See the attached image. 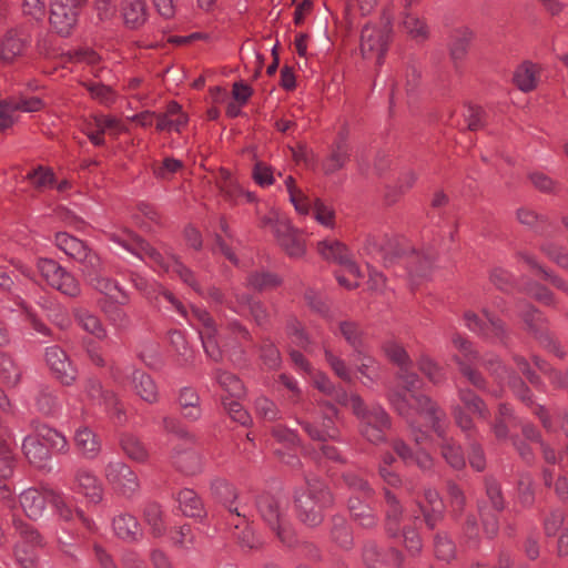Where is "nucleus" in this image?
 Returning a JSON list of instances; mask_svg holds the SVG:
<instances>
[{
    "instance_id": "nucleus-1",
    "label": "nucleus",
    "mask_w": 568,
    "mask_h": 568,
    "mask_svg": "<svg viewBox=\"0 0 568 568\" xmlns=\"http://www.w3.org/2000/svg\"><path fill=\"white\" fill-rule=\"evenodd\" d=\"M399 378L406 388V393L392 389L388 393V400L393 408L410 424L412 435L416 444H422L426 435L414 426L412 418L415 414L423 416L435 432L442 434L443 428L439 422L442 417H445V413L429 397L415 392L420 384L419 377L415 373L403 372Z\"/></svg>"
},
{
    "instance_id": "nucleus-2",
    "label": "nucleus",
    "mask_w": 568,
    "mask_h": 568,
    "mask_svg": "<svg viewBox=\"0 0 568 568\" xmlns=\"http://www.w3.org/2000/svg\"><path fill=\"white\" fill-rule=\"evenodd\" d=\"M336 400L351 407L359 420V432L366 440L375 445L385 442V432L390 427V419L379 404L366 405L359 395H348L345 392L337 394Z\"/></svg>"
},
{
    "instance_id": "nucleus-3",
    "label": "nucleus",
    "mask_w": 568,
    "mask_h": 568,
    "mask_svg": "<svg viewBox=\"0 0 568 568\" xmlns=\"http://www.w3.org/2000/svg\"><path fill=\"white\" fill-rule=\"evenodd\" d=\"M164 297L180 312L187 321L196 327L206 355L219 361L222 357V351L216 338V328L210 314L201 307L191 306L190 312L173 296L170 292L163 293Z\"/></svg>"
},
{
    "instance_id": "nucleus-4",
    "label": "nucleus",
    "mask_w": 568,
    "mask_h": 568,
    "mask_svg": "<svg viewBox=\"0 0 568 568\" xmlns=\"http://www.w3.org/2000/svg\"><path fill=\"white\" fill-rule=\"evenodd\" d=\"M332 500L331 493L322 481H307V487L298 490L295 496L300 519L308 526H317L323 519V509L331 505Z\"/></svg>"
},
{
    "instance_id": "nucleus-5",
    "label": "nucleus",
    "mask_w": 568,
    "mask_h": 568,
    "mask_svg": "<svg viewBox=\"0 0 568 568\" xmlns=\"http://www.w3.org/2000/svg\"><path fill=\"white\" fill-rule=\"evenodd\" d=\"M344 480L352 490V496L348 499V509L352 516L358 520L363 527H373L376 524L375 516L369 506V501L374 495L373 489L366 480L354 473L345 474Z\"/></svg>"
},
{
    "instance_id": "nucleus-6",
    "label": "nucleus",
    "mask_w": 568,
    "mask_h": 568,
    "mask_svg": "<svg viewBox=\"0 0 568 568\" xmlns=\"http://www.w3.org/2000/svg\"><path fill=\"white\" fill-rule=\"evenodd\" d=\"M13 524L18 534L14 546L16 560L23 568H33L44 546L43 538L37 529L22 520H14Z\"/></svg>"
},
{
    "instance_id": "nucleus-7",
    "label": "nucleus",
    "mask_w": 568,
    "mask_h": 568,
    "mask_svg": "<svg viewBox=\"0 0 568 568\" xmlns=\"http://www.w3.org/2000/svg\"><path fill=\"white\" fill-rule=\"evenodd\" d=\"M257 509L262 519L275 531L278 539L291 546L293 532L286 519L284 503L273 496L263 495L257 500Z\"/></svg>"
},
{
    "instance_id": "nucleus-8",
    "label": "nucleus",
    "mask_w": 568,
    "mask_h": 568,
    "mask_svg": "<svg viewBox=\"0 0 568 568\" xmlns=\"http://www.w3.org/2000/svg\"><path fill=\"white\" fill-rule=\"evenodd\" d=\"M392 34L390 18L381 26L366 24L362 30L361 52L365 59H375L382 63Z\"/></svg>"
},
{
    "instance_id": "nucleus-9",
    "label": "nucleus",
    "mask_w": 568,
    "mask_h": 568,
    "mask_svg": "<svg viewBox=\"0 0 568 568\" xmlns=\"http://www.w3.org/2000/svg\"><path fill=\"white\" fill-rule=\"evenodd\" d=\"M104 477L109 485L125 498H132L140 490L138 475L120 459L110 460L105 465Z\"/></svg>"
},
{
    "instance_id": "nucleus-10",
    "label": "nucleus",
    "mask_w": 568,
    "mask_h": 568,
    "mask_svg": "<svg viewBox=\"0 0 568 568\" xmlns=\"http://www.w3.org/2000/svg\"><path fill=\"white\" fill-rule=\"evenodd\" d=\"M111 374L114 382L119 384L123 383L124 377L129 378L134 393L142 400L149 404H155L159 400L160 394L156 383L148 373L128 365L123 372L120 368H113Z\"/></svg>"
},
{
    "instance_id": "nucleus-11",
    "label": "nucleus",
    "mask_w": 568,
    "mask_h": 568,
    "mask_svg": "<svg viewBox=\"0 0 568 568\" xmlns=\"http://www.w3.org/2000/svg\"><path fill=\"white\" fill-rule=\"evenodd\" d=\"M38 268L49 285L68 296H78L80 285L74 276L51 258H40Z\"/></svg>"
},
{
    "instance_id": "nucleus-12",
    "label": "nucleus",
    "mask_w": 568,
    "mask_h": 568,
    "mask_svg": "<svg viewBox=\"0 0 568 568\" xmlns=\"http://www.w3.org/2000/svg\"><path fill=\"white\" fill-rule=\"evenodd\" d=\"M87 0H50V24L61 36H69L78 22L79 8Z\"/></svg>"
},
{
    "instance_id": "nucleus-13",
    "label": "nucleus",
    "mask_w": 568,
    "mask_h": 568,
    "mask_svg": "<svg viewBox=\"0 0 568 568\" xmlns=\"http://www.w3.org/2000/svg\"><path fill=\"white\" fill-rule=\"evenodd\" d=\"M453 347L458 352L454 354V361L458 364L460 372L468 378V381L476 387H483L484 379L481 375L471 368V365L478 364L481 358L473 348L471 343L460 336L455 335L452 339Z\"/></svg>"
},
{
    "instance_id": "nucleus-14",
    "label": "nucleus",
    "mask_w": 568,
    "mask_h": 568,
    "mask_svg": "<svg viewBox=\"0 0 568 568\" xmlns=\"http://www.w3.org/2000/svg\"><path fill=\"white\" fill-rule=\"evenodd\" d=\"M464 322L468 329L485 337L501 339L505 335L503 322L487 310H483V317L471 311L465 312Z\"/></svg>"
},
{
    "instance_id": "nucleus-15",
    "label": "nucleus",
    "mask_w": 568,
    "mask_h": 568,
    "mask_svg": "<svg viewBox=\"0 0 568 568\" xmlns=\"http://www.w3.org/2000/svg\"><path fill=\"white\" fill-rule=\"evenodd\" d=\"M196 438L190 443L187 439L181 440L173 447L172 463L183 473L194 475L201 471L203 467V458L195 449Z\"/></svg>"
},
{
    "instance_id": "nucleus-16",
    "label": "nucleus",
    "mask_w": 568,
    "mask_h": 568,
    "mask_svg": "<svg viewBox=\"0 0 568 568\" xmlns=\"http://www.w3.org/2000/svg\"><path fill=\"white\" fill-rule=\"evenodd\" d=\"M30 44L29 34L19 28L7 30L0 38V61L12 63L21 57Z\"/></svg>"
},
{
    "instance_id": "nucleus-17",
    "label": "nucleus",
    "mask_w": 568,
    "mask_h": 568,
    "mask_svg": "<svg viewBox=\"0 0 568 568\" xmlns=\"http://www.w3.org/2000/svg\"><path fill=\"white\" fill-rule=\"evenodd\" d=\"M44 356L48 366L60 383L70 386L75 382L77 368L72 365L63 349L58 346L47 347Z\"/></svg>"
},
{
    "instance_id": "nucleus-18",
    "label": "nucleus",
    "mask_w": 568,
    "mask_h": 568,
    "mask_svg": "<svg viewBox=\"0 0 568 568\" xmlns=\"http://www.w3.org/2000/svg\"><path fill=\"white\" fill-rule=\"evenodd\" d=\"M336 415V408L331 404H326L323 407V420L321 424L316 420H300L298 423L313 440L326 442L337 437V428L334 425V417Z\"/></svg>"
},
{
    "instance_id": "nucleus-19",
    "label": "nucleus",
    "mask_w": 568,
    "mask_h": 568,
    "mask_svg": "<svg viewBox=\"0 0 568 568\" xmlns=\"http://www.w3.org/2000/svg\"><path fill=\"white\" fill-rule=\"evenodd\" d=\"M83 392L87 399L92 405H98L108 413L121 415L122 410L119 407V400L115 394L102 387V384L97 378H88L83 385Z\"/></svg>"
},
{
    "instance_id": "nucleus-20",
    "label": "nucleus",
    "mask_w": 568,
    "mask_h": 568,
    "mask_svg": "<svg viewBox=\"0 0 568 568\" xmlns=\"http://www.w3.org/2000/svg\"><path fill=\"white\" fill-rule=\"evenodd\" d=\"M71 488L83 495L89 503L99 504L103 499V486L100 479L87 468H79L75 471Z\"/></svg>"
},
{
    "instance_id": "nucleus-21",
    "label": "nucleus",
    "mask_w": 568,
    "mask_h": 568,
    "mask_svg": "<svg viewBox=\"0 0 568 568\" xmlns=\"http://www.w3.org/2000/svg\"><path fill=\"white\" fill-rule=\"evenodd\" d=\"M43 105V101L38 97L21 99L19 101H0V131L10 128L14 123L16 119L13 114L16 111L31 113L41 110Z\"/></svg>"
},
{
    "instance_id": "nucleus-22",
    "label": "nucleus",
    "mask_w": 568,
    "mask_h": 568,
    "mask_svg": "<svg viewBox=\"0 0 568 568\" xmlns=\"http://www.w3.org/2000/svg\"><path fill=\"white\" fill-rule=\"evenodd\" d=\"M52 490H40L28 488L20 494L19 501L22 510L30 519L41 518L47 509L48 501L51 503Z\"/></svg>"
},
{
    "instance_id": "nucleus-23",
    "label": "nucleus",
    "mask_w": 568,
    "mask_h": 568,
    "mask_svg": "<svg viewBox=\"0 0 568 568\" xmlns=\"http://www.w3.org/2000/svg\"><path fill=\"white\" fill-rule=\"evenodd\" d=\"M22 450L29 463L39 468L44 467L51 459L49 447L39 436L37 429H34V433L24 437Z\"/></svg>"
},
{
    "instance_id": "nucleus-24",
    "label": "nucleus",
    "mask_w": 568,
    "mask_h": 568,
    "mask_svg": "<svg viewBox=\"0 0 568 568\" xmlns=\"http://www.w3.org/2000/svg\"><path fill=\"white\" fill-rule=\"evenodd\" d=\"M351 155V148L347 143V135L341 132L333 144L329 155L323 161V170L325 174H333L341 170Z\"/></svg>"
},
{
    "instance_id": "nucleus-25",
    "label": "nucleus",
    "mask_w": 568,
    "mask_h": 568,
    "mask_svg": "<svg viewBox=\"0 0 568 568\" xmlns=\"http://www.w3.org/2000/svg\"><path fill=\"white\" fill-rule=\"evenodd\" d=\"M149 9L145 0H122L121 16L126 28L138 29L148 20Z\"/></svg>"
},
{
    "instance_id": "nucleus-26",
    "label": "nucleus",
    "mask_w": 568,
    "mask_h": 568,
    "mask_svg": "<svg viewBox=\"0 0 568 568\" xmlns=\"http://www.w3.org/2000/svg\"><path fill=\"white\" fill-rule=\"evenodd\" d=\"M51 505L54 513L64 521H73L79 519L85 528L89 530L94 529V523L84 516L83 511L80 509H73L71 505H69L65 498L55 491L52 490L51 494Z\"/></svg>"
},
{
    "instance_id": "nucleus-27",
    "label": "nucleus",
    "mask_w": 568,
    "mask_h": 568,
    "mask_svg": "<svg viewBox=\"0 0 568 568\" xmlns=\"http://www.w3.org/2000/svg\"><path fill=\"white\" fill-rule=\"evenodd\" d=\"M74 444L79 453L87 459L95 458L101 452V443L97 434L87 426L75 430Z\"/></svg>"
},
{
    "instance_id": "nucleus-28",
    "label": "nucleus",
    "mask_w": 568,
    "mask_h": 568,
    "mask_svg": "<svg viewBox=\"0 0 568 568\" xmlns=\"http://www.w3.org/2000/svg\"><path fill=\"white\" fill-rule=\"evenodd\" d=\"M115 535L125 541H136L142 536L138 519L130 514H120L112 523Z\"/></svg>"
},
{
    "instance_id": "nucleus-29",
    "label": "nucleus",
    "mask_w": 568,
    "mask_h": 568,
    "mask_svg": "<svg viewBox=\"0 0 568 568\" xmlns=\"http://www.w3.org/2000/svg\"><path fill=\"white\" fill-rule=\"evenodd\" d=\"M404 32L417 43L425 42L429 37V27L424 18L412 12H404L400 21Z\"/></svg>"
},
{
    "instance_id": "nucleus-30",
    "label": "nucleus",
    "mask_w": 568,
    "mask_h": 568,
    "mask_svg": "<svg viewBox=\"0 0 568 568\" xmlns=\"http://www.w3.org/2000/svg\"><path fill=\"white\" fill-rule=\"evenodd\" d=\"M439 425L442 426L443 432L442 434H439L438 432L436 433L442 438V455L453 468L462 469L465 466V458L462 453L460 446L456 445L452 438L445 436V417H442Z\"/></svg>"
},
{
    "instance_id": "nucleus-31",
    "label": "nucleus",
    "mask_w": 568,
    "mask_h": 568,
    "mask_svg": "<svg viewBox=\"0 0 568 568\" xmlns=\"http://www.w3.org/2000/svg\"><path fill=\"white\" fill-rule=\"evenodd\" d=\"M393 448L406 465H416L423 470L429 469L433 465V459L429 454L424 450L413 453L400 439L393 443Z\"/></svg>"
},
{
    "instance_id": "nucleus-32",
    "label": "nucleus",
    "mask_w": 568,
    "mask_h": 568,
    "mask_svg": "<svg viewBox=\"0 0 568 568\" xmlns=\"http://www.w3.org/2000/svg\"><path fill=\"white\" fill-rule=\"evenodd\" d=\"M179 404L184 418L195 422L201 417L200 397L193 388L184 387L181 389Z\"/></svg>"
},
{
    "instance_id": "nucleus-33",
    "label": "nucleus",
    "mask_w": 568,
    "mask_h": 568,
    "mask_svg": "<svg viewBox=\"0 0 568 568\" xmlns=\"http://www.w3.org/2000/svg\"><path fill=\"white\" fill-rule=\"evenodd\" d=\"M120 445L130 459L138 463H145L148 460V449L135 435L130 433L123 434L120 438Z\"/></svg>"
},
{
    "instance_id": "nucleus-34",
    "label": "nucleus",
    "mask_w": 568,
    "mask_h": 568,
    "mask_svg": "<svg viewBox=\"0 0 568 568\" xmlns=\"http://www.w3.org/2000/svg\"><path fill=\"white\" fill-rule=\"evenodd\" d=\"M34 402L38 412L45 416H53L61 410V403L47 386H40L38 388Z\"/></svg>"
},
{
    "instance_id": "nucleus-35",
    "label": "nucleus",
    "mask_w": 568,
    "mask_h": 568,
    "mask_svg": "<svg viewBox=\"0 0 568 568\" xmlns=\"http://www.w3.org/2000/svg\"><path fill=\"white\" fill-rule=\"evenodd\" d=\"M425 500L428 503L430 510L420 507L422 513L424 514L425 523L426 525L433 529L436 524L442 519L443 517V501L439 498V495L434 489H426L424 493Z\"/></svg>"
},
{
    "instance_id": "nucleus-36",
    "label": "nucleus",
    "mask_w": 568,
    "mask_h": 568,
    "mask_svg": "<svg viewBox=\"0 0 568 568\" xmlns=\"http://www.w3.org/2000/svg\"><path fill=\"white\" fill-rule=\"evenodd\" d=\"M36 429L50 452L67 453L69 450V442L62 433L47 425H40Z\"/></svg>"
},
{
    "instance_id": "nucleus-37",
    "label": "nucleus",
    "mask_w": 568,
    "mask_h": 568,
    "mask_svg": "<svg viewBox=\"0 0 568 568\" xmlns=\"http://www.w3.org/2000/svg\"><path fill=\"white\" fill-rule=\"evenodd\" d=\"M384 495L387 505L386 529L389 535L396 536L399 530V523L402 519V507L398 503L397 497L394 494H392L388 489H385Z\"/></svg>"
},
{
    "instance_id": "nucleus-38",
    "label": "nucleus",
    "mask_w": 568,
    "mask_h": 568,
    "mask_svg": "<svg viewBox=\"0 0 568 568\" xmlns=\"http://www.w3.org/2000/svg\"><path fill=\"white\" fill-rule=\"evenodd\" d=\"M7 430L0 420V478H9L13 473L14 457L6 438Z\"/></svg>"
},
{
    "instance_id": "nucleus-39",
    "label": "nucleus",
    "mask_w": 568,
    "mask_h": 568,
    "mask_svg": "<svg viewBox=\"0 0 568 568\" xmlns=\"http://www.w3.org/2000/svg\"><path fill=\"white\" fill-rule=\"evenodd\" d=\"M181 511L189 517H200L203 513L202 501L192 489L184 488L178 495Z\"/></svg>"
},
{
    "instance_id": "nucleus-40",
    "label": "nucleus",
    "mask_w": 568,
    "mask_h": 568,
    "mask_svg": "<svg viewBox=\"0 0 568 568\" xmlns=\"http://www.w3.org/2000/svg\"><path fill=\"white\" fill-rule=\"evenodd\" d=\"M537 67L531 62H525L517 68L514 82L524 92L531 91L537 85Z\"/></svg>"
},
{
    "instance_id": "nucleus-41",
    "label": "nucleus",
    "mask_w": 568,
    "mask_h": 568,
    "mask_svg": "<svg viewBox=\"0 0 568 568\" xmlns=\"http://www.w3.org/2000/svg\"><path fill=\"white\" fill-rule=\"evenodd\" d=\"M104 305L103 311L112 325L118 328H125L129 325V316L125 311L121 307V304H125L129 301L126 294H122V297L114 300Z\"/></svg>"
},
{
    "instance_id": "nucleus-42",
    "label": "nucleus",
    "mask_w": 568,
    "mask_h": 568,
    "mask_svg": "<svg viewBox=\"0 0 568 568\" xmlns=\"http://www.w3.org/2000/svg\"><path fill=\"white\" fill-rule=\"evenodd\" d=\"M388 558H392L395 562L399 558V554L396 550H389V552L382 554L376 545H367L363 551V559L368 568H384Z\"/></svg>"
},
{
    "instance_id": "nucleus-43",
    "label": "nucleus",
    "mask_w": 568,
    "mask_h": 568,
    "mask_svg": "<svg viewBox=\"0 0 568 568\" xmlns=\"http://www.w3.org/2000/svg\"><path fill=\"white\" fill-rule=\"evenodd\" d=\"M75 318L85 332L94 335L97 338L102 339L106 336L105 328L97 315L87 310H78L75 312Z\"/></svg>"
},
{
    "instance_id": "nucleus-44",
    "label": "nucleus",
    "mask_w": 568,
    "mask_h": 568,
    "mask_svg": "<svg viewBox=\"0 0 568 568\" xmlns=\"http://www.w3.org/2000/svg\"><path fill=\"white\" fill-rule=\"evenodd\" d=\"M473 37L474 34L468 28L459 29L454 33L449 49L450 55L455 61L465 58Z\"/></svg>"
},
{
    "instance_id": "nucleus-45",
    "label": "nucleus",
    "mask_w": 568,
    "mask_h": 568,
    "mask_svg": "<svg viewBox=\"0 0 568 568\" xmlns=\"http://www.w3.org/2000/svg\"><path fill=\"white\" fill-rule=\"evenodd\" d=\"M21 368L13 362V359L6 355L0 354V381L9 387L18 385L21 378Z\"/></svg>"
},
{
    "instance_id": "nucleus-46",
    "label": "nucleus",
    "mask_w": 568,
    "mask_h": 568,
    "mask_svg": "<svg viewBox=\"0 0 568 568\" xmlns=\"http://www.w3.org/2000/svg\"><path fill=\"white\" fill-rule=\"evenodd\" d=\"M143 516L154 536L159 537L164 534L165 526L163 521V511L160 505L156 503H148L144 506Z\"/></svg>"
},
{
    "instance_id": "nucleus-47",
    "label": "nucleus",
    "mask_w": 568,
    "mask_h": 568,
    "mask_svg": "<svg viewBox=\"0 0 568 568\" xmlns=\"http://www.w3.org/2000/svg\"><path fill=\"white\" fill-rule=\"evenodd\" d=\"M70 256L82 264V272L87 275H94L102 265L98 251H73Z\"/></svg>"
},
{
    "instance_id": "nucleus-48",
    "label": "nucleus",
    "mask_w": 568,
    "mask_h": 568,
    "mask_svg": "<svg viewBox=\"0 0 568 568\" xmlns=\"http://www.w3.org/2000/svg\"><path fill=\"white\" fill-rule=\"evenodd\" d=\"M314 220L324 227L333 229L335 226V211L320 197L313 200Z\"/></svg>"
},
{
    "instance_id": "nucleus-49",
    "label": "nucleus",
    "mask_w": 568,
    "mask_h": 568,
    "mask_svg": "<svg viewBox=\"0 0 568 568\" xmlns=\"http://www.w3.org/2000/svg\"><path fill=\"white\" fill-rule=\"evenodd\" d=\"M419 82V72L415 67H409L405 71V82H398L392 88L390 102L394 103L396 97L405 90L407 94L414 93Z\"/></svg>"
},
{
    "instance_id": "nucleus-50",
    "label": "nucleus",
    "mask_w": 568,
    "mask_h": 568,
    "mask_svg": "<svg viewBox=\"0 0 568 568\" xmlns=\"http://www.w3.org/2000/svg\"><path fill=\"white\" fill-rule=\"evenodd\" d=\"M214 378L217 384L232 397H240L243 394L242 382L233 374L223 371H216Z\"/></svg>"
},
{
    "instance_id": "nucleus-51",
    "label": "nucleus",
    "mask_w": 568,
    "mask_h": 568,
    "mask_svg": "<svg viewBox=\"0 0 568 568\" xmlns=\"http://www.w3.org/2000/svg\"><path fill=\"white\" fill-rule=\"evenodd\" d=\"M459 399L464 404V406L473 412L474 414H477L479 417L487 419L488 412L485 407L484 402L470 389H463L460 388L458 390Z\"/></svg>"
},
{
    "instance_id": "nucleus-52",
    "label": "nucleus",
    "mask_w": 568,
    "mask_h": 568,
    "mask_svg": "<svg viewBox=\"0 0 568 568\" xmlns=\"http://www.w3.org/2000/svg\"><path fill=\"white\" fill-rule=\"evenodd\" d=\"M85 87L90 92L91 97L101 104L111 105L116 100L115 92L110 87L101 82H87Z\"/></svg>"
},
{
    "instance_id": "nucleus-53",
    "label": "nucleus",
    "mask_w": 568,
    "mask_h": 568,
    "mask_svg": "<svg viewBox=\"0 0 568 568\" xmlns=\"http://www.w3.org/2000/svg\"><path fill=\"white\" fill-rule=\"evenodd\" d=\"M90 283L97 291L109 296L112 300H118V298H120L119 295L122 296V294H124L121 291V288L119 287L118 283L112 281L109 277H104L101 275H94L90 280Z\"/></svg>"
},
{
    "instance_id": "nucleus-54",
    "label": "nucleus",
    "mask_w": 568,
    "mask_h": 568,
    "mask_svg": "<svg viewBox=\"0 0 568 568\" xmlns=\"http://www.w3.org/2000/svg\"><path fill=\"white\" fill-rule=\"evenodd\" d=\"M420 372L433 383L439 384L445 379V374L442 367H439L432 358L428 356L420 357L419 362Z\"/></svg>"
},
{
    "instance_id": "nucleus-55",
    "label": "nucleus",
    "mask_w": 568,
    "mask_h": 568,
    "mask_svg": "<svg viewBox=\"0 0 568 568\" xmlns=\"http://www.w3.org/2000/svg\"><path fill=\"white\" fill-rule=\"evenodd\" d=\"M90 126L103 133L110 131L116 134L124 130L121 121L111 115H94Z\"/></svg>"
},
{
    "instance_id": "nucleus-56",
    "label": "nucleus",
    "mask_w": 568,
    "mask_h": 568,
    "mask_svg": "<svg viewBox=\"0 0 568 568\" xmlns=\"http://www.w3.org/2000/svg\"><path fill=\"white\" fill-rule=\"evenodd\" d=\"M376 4L377 0H347L346 16L349 20H353L357 13L367 16L375 9Z\"/></svg>"
},
{
    "instance_id": "nucleus-57",
    "label": "nucleus",
    "mask_w": 568,
    "mask_h": 568,
    "mask_svg": "<svg viewBox=\"0 0 568 568\" xmlns=\"http://www.w3.org/2000/svg\"><path fill=\"white\" fill-rule=\"evenodd\" d=\"M281 278L272 273H254L248 277V284L255 290H267L280 285Z\"/></svg>"
},
{
    "instance_id": "nucleus-58",
    "label": "nucleus",
    "mask_w": 568,
    "mask_h": 568,
    "mask_svg": "<svg viewBox=\"0 0 568 568\" xmlns=\"http://www.w3.org/2000/svg\"><path fill=\"white\" fill-rule=\"evenodd\" d=\"M339 332L352 347L358 348L362 345V331L356 323L349 321L342 322L339 324Z\"/></svg>"
},
{
    "instance_id": "nucleus-59",
    "label": "nucleus",
    "mask_w": 568,
    "mask_h": 568,
    "mask_svg": "<svg viewBox=\"0 0 568 568\" xmlns=\"http://www.w3.org/2000/svg\"><path fill=\"white\" fill-rule=\"evenodd\" d=\"M325 359L339 378L345 382H352V371L342 358L335 356L329 349H325Z\"/></svg>"
},
{
    "instance_id": "nucleus-60",
    "label": "nucleus",
    "mask_w": 568,
    "mask_h": 568,
    "mask_svg": "<svg viewBox=\"0 0 568 568\" xmlns=\"http://www.w3.org/2000/svg\"><path fill=\"white\" fill-rule=\"evenodd\" d=\"M387 356L396 363L402 369L410 365V359L405 348L397 343H388L385 346Z\"/></svg>"
},
{
    "instance_id": "nucleus-61",
    "label": "nucleus",
    "mask_w": 568,
    "mask_h": 568,
    "mask_svg": "<svg viewBox=\"0 0 568 568\" xmlns=\"http://www.w3.org/2000/svg\"><path fill=\"white\" fill-rule=\"evenodd\" d=\"M435 554L440 560L449 561L453 559L455 557V546L453 541L446 536H436Z\"/></svg>"
},
{
    "instance_id": "nucleus-62",
    "label": "nucleus",
    "mask_w": 568,
    "mask_h": 568,
    "mask_svg": "<svg viewBox=\"0 0 568 568\" xmlns=\"http://www.w3.org/2000/svg\"><path fill=\"white\" fill-rule=\"evenodd\" d=\"M22 12L33 20L41 21L45 16L44 0H22Z\"/></svg>"
},
{
    "instance_id": "nucleus-63",
    "label": "nucleus",
    "mask_w": 568,
    "mask_h": 568,
    "mask_svg": "<svg viewBox=\"0 0 568 568\" xmlns=\"http://www.w3.org/2000/svg\"><path fill=\"white\" fill-rule=\"evenodd\" d=\"M485 486L486 495L490 500L493 508L498 511L501 510L504 508V498L499 484L493 478H487Z\"/></svg>"
},
{
    "instance_id": "nucleus-64",
    "label": "nucleus",
    "mask_w": 568,
    "mask_h": 568,
    "mask_svg": "<svg viewBox=\"0 0 568 568\" xmlns=\"http://www.w3.org/2000/svg\"><path fill=\"white\" fill-rule=\"evenodd\" d=\"M253 179L262 187L274 183L273 169L262 162H257L253 169Z\"/></svg>"
}]
</instances>
